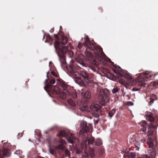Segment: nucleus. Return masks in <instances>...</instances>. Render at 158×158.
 Returning a JSON list of instances; mask_svg holds the SVG:
<instances>
[{
	"mask_svg": "<svg viewBox=\"0 0 158 158\" xmlns=\"http://www.w3.org/2000/svg\"><path fill=\"white\" fill-rule=\"evenodd\" d=\"M10 150L7 148H4L2 151V154L4 157H8L10 155Z\"/></svg>",
	"mask_w": 158,
	"mask_h": 158,
	"instance_id": "nucleus-16",
	"label": "nucleus"
},
{
	"mask_svg": "<svg viewBox=\"0 0 158 158\" xmlns=\"http://www.w3.org/2000/svg\"><path fill=\"white\" fill-rule=\"evenodd\" d=\"M67 69L68 72L70 73V75H71L72 73L74 72V71L73 67L71 66L67 67Z\"/></svg>",
	"mask_w": 158,
	"mask_h": 158,
	"instance_id": "nucleus-29",
	"label": "nucleus"
},
{
	"mask_svg": "<svg viewBox=\"0 0 158 158\" xmlns=\"http://www.w3.org/2000/svg\"><path fill=\"white\" fill-rule=\"evenodd\" d=\"M82 44H81V43H79L77 46L78 48L79 49H81L82 48Z\"/></svg>",
	"mask_w": 158,
	"mask_h": 158,
	"instance_id": "nucleus-47",
	"label": "nucleus"
},
{
	"mask_svg": "<svg viewBox=\"0 0 158 158\" xmlns=\"http://www.w3.org/2000/svg\"><path fill=\"white\" fill-rule=\"evenodd\" d=\"M101 106L98 104L91 105L90 106V109L93 112L92 115L96 117H98L100 113Z\"/></svg>",
	"mask_w": 158,
	"mask_h": 158,
	"instance_id": "nucleus-7",
	"label": "nucleus"
},
{
	"mask_svg": "<svg viewBox=\"0 0 158 158\" xmlns=\"http://www.w3.org/2000/svg\"><path fill=\"white\" fill-rule=\"evenodd\" d=\"M59 85L63 88L65 89L67 88L68 86L66 85L64 82L61 79H58L56 80Z\"/></svg>",
	"mask_w": 158,
	"mask_h": 158,
	"instance_id": "nucleus-13",
	"label": "nucleus"
},
{
	"mask_svg": "<svg viewBox=\"0 0 158 158\" xmlns=\"http://www.w3.org/2000/svg\"><path fill=\"white\" fill-rule=\"evenodd\" d=\"M121 70V69L120 67L118 68V67L117 66H115L114 68L113 69V70L115 73L120 75V76H121V75L120 73Z\"/></svg>",
	"mask_w": 158,
	"mask_h": 158,
	"instance_id": "nucleus-20",
	"label": "nucleus"
},
{
	"mask_svg": "<svg viewBox=\"0 0 158 158\" xmlns=\"http://www.w3.org/2000/svg\"><path fill=\"white\" fill-rule=\"evenodd\" d=\"M65 153L69 157H70V153L69 150L67 149H66L65 150Z\"/></svg>",
	"mask_w": 158,
	"mask_h": 158,
	"instance_id": "nucleus-39",
	"label": "nucleus"
},
{
	"mask_svg": "<svg viewBox=\"0 0 158 158\" xmlns=\"http://www.w3.org/2000/svg\"><path fill=\"white\" fill-rule=\"evenodd\" d=\"M47 38L48 39H50V40H52V39L51 38V37H50V35H48V37H47Z\"/></svg>",
	"mask_w": 158,
	"mask_h": 158,
	"instance_id": "nucleus-52",
	"label": "nucleus"
},
{
	"mask_svg": "<svg viewBox=\"0 0 158 158\" xmlns=\"http://www.w3.org/2000/svg\"><path fill=\"white\" fill-rule=\"evenodd\" d=\"M56 88H57L58 89V87H56Z\"/></svg>",
	"mask_w": 158,
	"mask_h": 158,
	"instance_id": "nucleus-61",
	"label": "nucleus"
},
{
	"mask_svg": "<svg viewBox=\"0 0 158 158\" xmlns=\"http://www.w3.org/2000/svg\"><path fill=\"white\" fill-rule=\"evenodd\" d=\"M80 74L86 83H88L89 82V77L88 74L86 72L84 71H81L80 72Z\"/></svg>",
	"mask_w": 158,
	"mask_h": 158,
	"instance_id": "nucleus-10",
	"label": "nucleus"
},
{
	"mask_svg": "<svg viewBox=\"0 0 158 158\" xmlns=\"http://www.w3.org/2000/svg\"><path fill=\"white\" fill-rule=\"evenodd\" d=\"M143 73H140V75L136 79V81L137 82H142L144 81V79L143 77Z\"/></svg>",
	"mask_w": 158,
	"mask_h": 158,
	"instance_id": "nucleus-18",
	"label": "nucleus"
},
{
	"mask_svg": "<svg viewBox=\"0 0 158 158\" xmlns=\"http://www.w3.org/2000/svg\"><path fill=\"white\" fill-rule=\"evenodd\" d=\"M135 155L134 153H131L129 155V158H135Z\"/></svg>",
	"mask_w": 158,
	"mask_h": 158,
	"instance_id": "nucleus-36",
	"label": "nucleus"
},
{
	"mask_svg": "<svg viewBox=\"0 0 158 158\" xmlns=\"http://www.w3.org/2000/svg\"><path fill=\"white\" fill-rule=\"evenodd\" d=\"M143 76L149 79L151 78L152 75L151 72L146 71L145 73H143Z\"/></svg>",
	"mask_w": 158,
	"mask_h": 158,
	"instance_id": "nucleus-21",
	"label": "nucleus"
},
{
	"mask_svg": "<svg viewBox=\"0 0 158 158\" xmlns=\"http://www.w3.org/2000/svg\"><path fill=\"white\" fill-rule=\"evenodd\" d=\"M4 142V141H2V143H6V142Z\"/></svg>",
	"mask_w": 158,
	"mask_h": 158,
	"instance_id": "nucleus-58",
	"label": "nucleus"
},
{
	"mask_svg": "<svg viewBox=\"0 0 158 158\" xmlns=\"http://www.w3.org/2000/svg\"><path fill=\"white\" fill-rule=\"evenodd\" d=\"M116 111V110L115 109H113L110 110L108 113V115L111 118L112 116L114 115Z\"/></svg>",
	"mask_w": 158,
	"mask_h": 158,
	"instance_id": "nucleus-24",
	"label": "nucleus"
},
{
	"mask_svg": "<svg viewBox=\"0 0 158 158\" xmlns=\"http://www.w3.org/2000/svg\"><path fill=\"white\" fill-rule=\"evenodd\" d=\"M22 152L20 150H18L16 152V154L18 155H21L22 154Z\"/></svg>",
	"mask_w": 158,
	"mask_h": 158,
	"instance_id": "nucleus-44",
	"label": "nucleus"
},
{
	"mask_svg": "<svg viewBox=\"0 0 158 158\" xmlns=\"http://www.w3.org/2000/svg\"><path fill=\"white\" fill-rule=\"evenodd\" d=\"M51 74L54 77H57V73H55V72H54V71H52L51 72Z\"/></svg>",
	"mask_w": 158,
	"mask_h": 158,
	"instance_id": "nucleus-42",
	"label": "nucleus"
},
{
	"mask_svg": "<svg viewBox=\"0 0 158 158\" xmlns=\"http://www.w3.org/2000/svg\"><path fill=\"white\" fill-rule=\"evenodd\" d=\"M94 141V138L91 136L87 138L83 139V140L81 143V146L82 150L84 151V152L85 154L84 156L85 157H88V154L87 152L86 151L88 145H89L90 144H92Z\"/></svg>",
	"mask_w": 158,
	"mask_h": 158,
	"instance_id": "nucleus-3",
	"label": "nucleus"
},
{
	"mask_svg": "<svg viewBox=\"0 0 158 158\" xmlns=\"http://www.w3.org/2000/svg\"><path fill=\"white\" fill-rule=\"evenodd\" d=\"M81 110H82V109H81ZM84 110H82L83 111H84Z\"/></svg>",
	"mask_w": 158,
	"mask_h": 158,
	"instance_id": "nucleus-64",
	"label": "nucleus"
},
{
	"mask_svg": "<svg viewBox=\"0 0 158 158\" xmlns=\"http://www.w3.org/2000/svg\"><path fill=\"white\" fill-rule=\"evenodd\" d=\"M149 127L148 129H155L156 128V127L155 125H154L152 123H150L149 125Z\"/></svg>",
	"mask_w": 158,
	"mask_h": 158,
	"instance_id": "nucleus-31",
	"label": "nucleus"
},
{
	"mask_svg": "<svg viewBox=\"0 0 158 158\" xmlns=\"http://www.w3.org/2000/svg\"><path fill=\"white\" fill-rule=\"evenodd\" d=\"M137 158H152V156H148L147 155H144L143 156H142V157H138Z\"/></svg>",
	"mask_w": 158,
	"mask_h": 158,
	"instance_id": "nucleus-41",
	"label": "nucleus"
},
{
	"mask_svg": "<svg viewBox=\"0 0 158 158\" xmlns=\"http://www.w3.org/2000/svg\"><path fill=\"white\" fill-rule=\"evenodd\" d=\"M0 158H3L2 156V155L1 151H0Z\"/></svg>",
	"mask_w": 158,
	"mask_h": 158,
	"instance_id": "nucleus-53",
	"label": "nucleus"
},
{
	"mask_svg": "<svg viewBox=\"0 0 158 158\" xmlns=\"http://www.w3.org/2000/svg\"><path fill=\"white\" fill-rule=\"evenodd\" d=\"M154 100L155 99H153L152 98H150V101L149 102V105H150L152 104L154 102Z\"/></svg>",
	"mask_w": 158,
	"mask_h": 158,
	"instance_id": "nucleus-40",
	"label": "nucleus"
},
{
	"mask_svg": "<svg viewBox=\"0 0 158 158\" xmlns=\"http://www.w3.org/2000/svg\"><path fill=\"white\" fill-rule=\"evenodd\" d=\"M100 52V54H98L96 53L95 54V56L96 57V58L99 60H101L103 59L104 56V54L102 52H102Z\"/></svg>",
	"mask_w": 158,
	"mask_h": 158,
	"instance_id": "nucleus-15",
	"label": "nucleus"
},
{
	"mask_svg": "<svg viewBox=\"0 0 158 158\" xmlns=\"http://www.w3.org/2000/svg\"><path fill=\"white\" fill-rule=\"evenodd\" d=\"M60 144L55 147V149L57 150H63L65 147L64 146V144L65 143L64 140L63 139H60L59 141Z\"/></svg>",
	"mask_w": 158,
	"mask_h": 158,
	"instance_id": "nucleus-11",
	"label": "nucleus"
},
{
	"mask_svg": "<svg viewBox=\"0 0 158 158\" xmlns=\"http://www.w3.org/2000/svg\"><path fill=\"white\" fill-rule=\"evenodd\" d=\"M118 91V89L117 87H114L112 90L113 94H115Z\"/></svg>",
	"mask_w": 158,
	"mask_h": 158,
	"instance_id": "nucleus-33",
	"label": "nucleus"
},
{
	"mask_svg": "<svg viewBox=\"0 0 158 158\" xmlns=\"http://www.w3.org/2000/svg\"><path fill=\"white\" fill-rule=\"evenodd\" d=\"M139 89H136V88H133L132 89V90L133 91H137L139 90Z\"/></svg>",
	"mask_w": 158,
	"mask_h": 158,
	"instance_id": "nucleus-51",
	"label": "nucleus"
},
{
	"mask_svg": "<svg viewBox=\"0 0 158 158\" xmlns=\"http://www.w3.org/2000/svg\"><path fill=\"white\" fill-rule=\"evenodd\" d=\"M51 62H50L49 63L50 64L51 63Z\"/></svg>",
	"mask_w": 158,
	"mask_h": 158,
	"instance_id": "nucleus-63",
	"label": "nucleus"
},
{
	"mask_svg": "<svg viewBox=\"0 0 158 158\" xmlns=\"http://www.w3.org/2000/svg\"><path fill=\"white\" fill-rule=\"evenodd\" d=\"M119 82L121 84L123 85L125 87L127 86V84L126 83L125 81L123 79H120L119 80Z\"/></svg>",
	"mask_w": 158,
	"mask_h": 158,
	"instance_id": "nucleus-27",
	"label": "nucleus"
},
{
	"mask_svg": "<svg viewBox=\"0 0 158 158\" xmlns=\"http://www.w3.org/2000/svg\"><path fill=\"white\" fill-rule=\"evenodd\" d=\"M68 53L70 55L71 57L72 56H73V52L71 50L69 51H68Z\"/></svg>",
	"mask_w": 158,
	"mask_h": 158,
	"instance_id": "nucleus-46",
	"label": "nucleus"
},
{
	"mask_svg": "<svg viewBox=\"0 0 158 158\" xmlns=\"http://www.w3.org/2000/svg\"><path fill=\"white\" fill-rule=\"evenodd\" d=\"M148 144L149 145V148H152L154 146V143L153 142V140L152 139L150 138L147 141Z\"/></svg>",
	"mask_w": 158,
	"mask_h": 158,
	"instance_id": "nucleus-22",
	"label": "nucleus"
},
{
	"mask_svg": "<svg viewBox=\"0 0 158 158\" xmlns=\"http://www.w3.org/2000/svg\"><path fill=\"white\" fill-rule=\"evenodd\" d=\"M89 154L91 157H94L95 155L94 150V149L92 148L90 149L89 151Z\"/></svg>",
	"mask_w": 158,
	"mask_h": 158,
	"instance_id": "nucleus-25",
	"label": "nucleus"
},
{
	"mask_svg": "<svg viewBox=\"0 0 158 158\" xmlns=\"http://www.w3.org/2000/svg\"><path fill=\"white\" fill-rule=\"evenodd\" d=\"M146 118L150 122H152L154 120V118L152 116V114L150 112H146Z\"/></svg>",
	"mask_w": 158,
	"mask_h": 158,
	"instance_id": "nucleus-14",
	"label": "nucleus"
},
{
	"mask_svg": "<svg viewBox=\"0 0 158 158\" xmlns=\"http://www.w3.org/2000/svg\"><path fill=\"white\" fill-rule=\"evenodd\" d=\"M125 155H124L123 157L124 158H125Z\"/></svg>",
	"mask_w": 158,
	"mask_h": 158,
	"instance_id": "nucleus-60",
	"label": "nucleus"
},
{
	"mask_svg": "<svg viewBox=\"0 0 158 158\" xmlns=\"http://www.w3.org/2000/svg\"><path fill=\"white\" fill-rule=\"evenodd\" d=\"M63 45H60L59 43H58L57 45H54L55 49L59 50L63 54L66 53L68 50V48L66 46H63Z\"/></svg>",
	"mask_w": 158,
	"mask_h": 158,
	"instance_id": "nucleus-9",
	"label": "nucleus"
},
{
	"mask_svg": "<svg viewBox=\"0 0 158 158\" xmlns=\"http://www.w3.org/2000/svg\"><path fill=\"white\" fill-rule=\"evenodd\" d=\"M71 96L74 99L76 98L77 97V95L76 93L74 92L72 94Z\"/></svg>",
	"mask_w": 158,
	"mask_h": 158,
	"instance_id": "nucleus-37",
	"label": "nucleus"
},
{
	"mask_svg": "<svg viewBox=\"0 0 158 158\" xmlns=\"http://www.w3.org/2000/svg\"><path fill=\"white\" fill-rule=\"evenodd\" d=\"M84 42L83 44L85 47L92 50H96L97 51H98L101 52H102L101 48L99 46H97L95 45L94 43L89 41L88 36H85L84 37Z\"/></svg>",
	"mask_w": 158,
	"mask_h": 158,
	"instance_id": "nucleus-4",
	"label": "nucleus"
},
{
	"mask_svg": "<svg viewBox=\"0 0 158 158\" xmlns=\"http://www.w3.org/2000/svg\"><path fill=\"white\" fill-rule=\"evenodd\" d=\"M141 127H146L147 126V122L145 121H142L139 123Z\"/></svg>",
	"mask_w": 158,
	"mask_h": 158,
	"instance_id": "nucleus-28",
	"label": "nucleus"
},
{
	"mask_svg": "<svg viewBox=\"0 0 158 158\" xmlns=\"http://www.w3.org/2000/svg\"><path fill=\"white\" fill-rule=\"evenodd\" d=\"M146 141V140L145 139H141L140 140L141 142L142 143H144Z\"/></svg>",
	"mask_w": 158,
	"mask_h": 158,
	"instance_id": "nucleus-49",
	"label": "nucleus"
},
{
	"mask_svg": "<svg viewBox=\"0 0 158 158\" xmlns=\"http://www.w3.org/2000/svg\"><path fill=\"white\" fill-rule=\"evenodd\" d=\"M57 136L61 137H66L67 139L68 142L71 143H75L77 145L79 143V140L77 138H75L73 134L70 133H66L64 131H61L59 134H57Z\"/></svg>",
	"mask_w": 158,
	"mask_h": 158,
	"instance_id": "nucleus-2",
	"label": "nucleus"
},
{
	"mask_svg": "<svg viewBox=\"0 0 158 158\" xmlns=\"http://www.w3.org/2000/svg\"><path fill=\"white\" fill-rule=\"evenodd\" d=\"M141 127L140 128V131H142L143 132H145L147 130L146 127Z\"/></svg>",
	"mask_w": 158,
	"mask_h": 158,
	"instance_id": "nucleus-38",
	"label": "nucleus"
},
{
	"mask_svg": "<svg viewBox=\"0 0 158 158\" xmlns=\"http://www.w3.org/2000/svg\"><path fill=\"white\" fill-rule=\"evenodd\" d=\"M123 75L124 77L128 80H130L132 78L131 76L128 73H125Z\"/></svg>",
	"mask_w": 158,
	"mask_h": 158,
	"instance_id": "nucleus-23",
	"label": "nucleus"
},
{
	"mask_svg": "<svg viewBox=\"0 0 158 158\" xmlns=\"http://www.w3.org/2000/svg\"><path fill=\"white\" fill-rule=\"evenodd\" d=\"M89 125L90 126V127H91L92 126V123H89Z\"/></svg>",
	"mask_w": 158,
	"mask_h": 158,
	"instance_id": "nucleus-54",
	"label": "nucleus"
},
{
	"mask_svg": "<svg viewBox=\"0 0 158 158\" xmlns=\"http://www.w3.org/2000/svg\"><path fill=\"white\" fill-rule=\"evenodd\" d=\"M67 102L71 106L74 107L76 105L75 102L71 99H69L67 101Z\"/></svg>",
	"mask_w": 158,
	"mask_h": 158,
	"instance_id": "nucleus-26",
	"label": "nucleus"
},
{
	"mask_svg": "<svg viewBox=\"0 0 158 158\" xmlns=\"http://www.w3.org/2000/svg\"><path fill=\"white\" fill-rule=\"evenodd\" d=\"M81 152V151L80 150H78V149H76V152L77 154H80Z\"/></svg>",
	"mask_w": 158,
	"mask_h": 158,
	"instance_id": "nucleus-48",
	"label": "nucleus"
},
{
	"mask_svg": "<svg viewBox=\"0 0 158 158\" xmlns=\"http://www.w3.org/2000/svg\"><path fill=\"white\" fill-rule=\"evenodd\" d=\"M153 85H156L155 82H153L152 84Z\"/></svg>",
	"mask_w": 158,
	"mask_h": 158,
	"instance_id": "nucleus-57",
	"label": "nucleus"
},
{
	"mask_svg": "<svg viewBox=\"0 0 158 158\" xmlns=\"http://www.w3.org/2000/svg\"><path fill=\"white\" fill-rule=\"evenodd\" d=\"M133 103L131 102H127V105L128 106H131L133 105Z\"/></svg>",
	"mask_w": 158,
	"mask_h": 158,
	"instance_id": "nucleus-43",
	"label": "nucleus"
},
{
	"mask_svg": "<svg viewBox=\"0 0 158 158\" xmlns=\"http://www.w3.org/2000/svg\"><path fill=\"white\" fill-rule=\"evenodd\" d=\"M149 149L148 150V152L149 153H152L153 152L155 151V149L154 148L152 147L149 148Z\"/></svg>",
	"mask_w": 158,
	"mask_h": 158,
	"instance_id": "nucleus-34",
	"label": "nucleus"
},
{
	"mask_svg": "<svg viewBox=\"0 0 158 158\" xmlns=\"http://www.w3.org/2000/svg\"><path fill=\"white\" fill-rule=\"evenodd\" d=\"M153 131L150 129H148L147 132V135L148 136H151L153 135Z\"/></svg>",
	"mask_w": 158,
	"mask_h": 158,
	"instance_id": "nucleus-32",
	"label": "nucleus"
},
{
	"mask_svg": "<svg viewBox=\"0 0 158 158\" xmlns=\"http://www.w3.org/2000/svg\"><path fill=\"white\" fill-rule=\"evenodd\" d=\"M145 84H146L145 83L142 84L141 85V86H144L145 85Z\"/></svg>",
	"mask_w": 158,
	"mask_h": 158,
	"instance_id": "nucleus-56",
	"label": "nucleus"
},
{
	"mask_svg": "<svg viewBox=\"0 0 158 158\" xmlns=\"http://www.w3.org/2000/svg\"><path fill=\"white\" fill-rule=\"evenodd\" d=\"M99 120H94V123L95 124H97L98 123Z\"/></svg>",
	"mask_w": 158,
	"mask_h": 158,
	"instance_id": "nucleus-50",
	"label": "nucleus"
},
{
	"mask_svg": "<svg viewBox=\"0 0 158 158\" xmlns=\"http://www.w3.org/2000/svg\"><path fill=\"white\" fill-rule=\"evenodd\" d=\"M91 94L90 91L87 90L86 91L84 94V97L86 99H89L91 97Z\"/></svg>",
	"mask_w": 158,
	"mask_h": 158,
	"instance_id": "nucleus-19",
	"label": "nucleus"
},
{
	"mask_svg": "<svg viewBox=\"0 0 158 158\" xmlns=\"http://www.w3.org/2000/svg\"><path fill=\"white\" fill-rule=\"evenodd\" d=\"M81 129L79 132L80 134H82L84 133H87L89 131V127L87 126V123L85 122H83L81 124Z\"/></svg>",
	"mask_w": 158,
	"mask_h": 158,
	"instance_id": "nucleus-8",
	"label": "nucleus"
},
{
	"mask_svg": "<svg viewBox=\"0 0 158 158\" xmlns=\"http://www.w3.org/2000/svg\"><path fill=\"white\" fill-rule=\"evenodd\" d=\"M57 54H58V56H59V55L58 53H57Z\"/></svg>",
	"mask_w": 158,
	"mask_h": 158,
	"instance_id": "nucleus-62",
	"label": "nucleus"
},
{
	"mask_svg": "<svg viewBox=\"0 0 158 158\" xmlns=\"http://www.w3.org/2000/svg\"><path fill=\"white\" fill-rule=\"evenodd\" d=\"M49 73V72H47V77H48V73Z\"/></svg>",
	"mask_w": 158,
	"mask_h": 158,
	"instance_id": "nucleus-55",
	"label": "nucleus"
},
{
	"mask_svg": "<svg viewBox=\"0 0 158 158\" xmlns=\"http://www.w3.org/2000/svg\"><path fill=\"white\" fill-rule=\"evenodd\" d=\"M45 42H47V40H45Z\"/></svg>",
	"mask_w": 158,
	"mask_h": 158,
	"instance_id": "nucleus-59",
	"label": "nucleus"
},
{
	"mask_svg": "<svg viewBox=\"0 0 158 158\" xmlns=\"http://www.w3.org/2000/svg\"><path fill=\"white\" fill-rule=\"evenodd\" d=\"M109 92L107 89H104L100 90L98 92V96L99 98V102L101 104L103 105L108 102L110 100L108 97Z\"/></svg>",
	"mask_w": 158,
	"mask_h": 158,
	"instance_id": "nucleus-1",
	"label": "nucleus"
},
{
	"mask_svg": "<svg viewBox=\"0 0 158 158\" xmlns=\"http://www.w3.org/2000/svg\"><path fill=\"white\" fill-rule=\"evenodd\" d=\"M59 35L61 36V38L60 41L58 40V37L57 35L54 34V36L55 38L56 39L54 45H57L58 43H59L60 45H65L67 43L68 41V38L64 36V33L62 32H60Z\"/></svg>",
	"mask_w": 158,
	"mask_h": 158,
	"instance_id": "nucleus-5",
	"label": "nucleus"
},
{
	"mask_svg": "<svg viewBox=\"0 0 158 158\" xmlns=\"http://www.w3.org/2000/svg\"><path fill=\"white\" fill-rule=\"evenodd\" d=\"M35 135H37L38 136L40 137V133L39 130H35Z\"/></svg>",
	"mask_w": 158,
	"mask_h": 158,
	"instance_id": "nucleus-35",
	"label": "nucleus"
},
{
	"mask_svg": "<svg viewBox=\"0 0 158 158\" xmlns=\"http://www.w3.org/2000/svg\"><path fill=\"white\" fill-rule=\"evenodd\" d=\"M70 94L69 92L67 89H64L63 91L60 93V96L61 99H64L67 96L69 95Z\"/></svg>",
	"mask_w": 158,
	"mask_h": 158,
	"instance_id": "nucleus-12",
	"label": "nucleus"
},
{
	"mask_svg": "<svg viewBox=\"0 0 158 158\" xmlns=\"http://www.w3.org/2000/svg\"><path fill=\"white\" fill-rule=\"evenodd\" d=\"M49 152L50 154H54V150L53 149H52L51 148H49Z\"/></svg>",
	"mask_w": 158,
	"mask_h": 158,
	"instance_id": "nucleus-45",
	"label": "nucleus"
},
{
	"mask_svg": "<svg viewBox=\"0 0 158 158\" xmlns=\"http://www.w3.org/2000/svg\"><path fill=\"white\" fill-rule=\"evenodd\" d=\"M55 82V79L54 78H52L51 79L48 78V79L46 80L45 81V84L47 83L49 85H51L54 84Z\"/></svg>",
	"mask_w": 158,
	"mask_h": 158,
	"instance_id": "nucleus-17",
	"label": "nucleus"
},
{
	"mask_svg": "<svg viewBox=\"0 0 158 158\" xmlns=\"http://www.w3.org/2000/svg\"><path fill=\"white\" fill-rule=\"evenodd\" d=\"M74 79L75 82L78 84L83 86L85 83L79 77L78 73L74 71L70 75Z\"/></svg>",
	"mask_w": 158,
	"mask_h": 158,
	"instance_id": "nucleus-6",
	"label": "nucleus"
},
{
	"mask_svg": "<svg viewBox=\"0 0 158 158\" xmlns=\"http://www.w3.org/2000/svg\"><path fill=\"white\" fill-rule=\"evenodd\" d=\"M95 144L97 145H100L102 143V140L100 139H97L95 142Z\"/></svg>",
	"mask_w": 158,
	"mask_h": 158,
	"instance_id": "nucleus-30",
	"label": "nucleus"
}]
</instances>
